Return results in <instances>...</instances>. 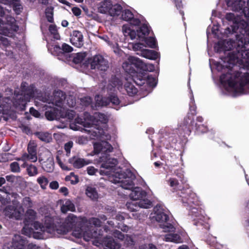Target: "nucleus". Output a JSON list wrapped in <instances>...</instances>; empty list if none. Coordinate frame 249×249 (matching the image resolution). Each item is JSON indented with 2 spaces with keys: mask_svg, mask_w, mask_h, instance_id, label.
Instances as JSON below:
<instances>
[{
  "mask_svg": "<svg viewBox=\"0 0 249 249\" xmlns=\"http://www.w3.org/2000/svg\"><path fill=\"white\" fill-rule=\"evenodd\" d=\"M150 27L146 24H143L137 29V35L139 38H145V36L149 35Z\"/></svg>",
  "mask_w": 249,
  "mask_h": 249,
  "instance_id": "obj_28",
  "label": "nucleus"
},
{
  "mask_svg": "<svg viewBox=\"0 0 249 249\" xmlns=\"http://www.w3.org/2000/svg\"><path fill=\"white\" fill-rule=\"evenodd\" d=\"M85 64L87 67L90 65V69L92 70L98 69L104 71H107L109 67L108 61L100 54L95 55L89 58Z\"/></svg>",
  "mask_w": 249,
  "mask_h": 249,
  "instance_id": "obj_6",
  "label": "nucleus"
},
{
  "mask_svg": "<svg viewBox=\"0 0 249 249\" xmlns=\"http://www.w3.org/2000/svg\"><path fill=\"white\" fill-rule=\"evenodd\" d=\"M220 82L224 86L228 85L236 92L242 93L245 85H249V73L242 74L239 71H235L233 73L226 72L220 76Z\"/></svg>",
  "mask_w": 249,
  "mask_h": 249,
  "instance_id": "obj_3",
  "label": "nucleus"
},
{
  "mask_svg": "<svg viewBox=\"0 0 249 249\" xmlns=\"http://www.w3.org/2000/svg\"><path fill=\"white\" fill-rule=\"evenodd\" d=\"M9 196L10 197L11 196L12 197L14 198V199L11 200L13 205H16L18 203L17 199L20 196L17 193H16V192L10 193Z\"/></svg>",
  "mask_w": 249,
  "mask_h": 249,
  "instance_id": "obj_64",
  "label": "nucleus"
},
{
  "mask_svg": "<svg viewBox=\"0 0 249 249\" xmlns=\"http://www.w3.org/2000/svg\"><path fill=\"white\" fill-rule=\"evenodd\" d=\"M116 181L120 183V186L124 189L131 190L129 194L130 198L133 200H149L146 198L147 193L141 187H134V180L136 178L135 174L129 169L121 171L116 173Z\"/></svg>",
  "mask_w": 249,
  "mask_h": 249,
  "instance_id": "obj_2",
  "label": "nucleus"
},
{
  "mask_svg": "<svg viewBox=\"0 0 249 249\" xmlns=\"http://www.w3.org/2000/svg\"><path fill=\"white\" fill-rule=\"evenodd\" d=\"M12 103L10 97H2L0 93V113L7 114L11 108Z\"/></svg>",
  "mask_w": 249,
  "mask_h": 249,
  "instance_id": "obj_19",
  "label": "nucleus"
},
{
  "mask_svg": "<svg viewBox=\"0 0 249 249\" xmlns=\"http://www.w3.org/2000/svg\"><path fill=\"white\" fill-rule=\"evenodd\" d=\"M129 61L131 63V65H134L136 68L140 69H143L144 64L143 62L139 58L132 56L129 58Z\"/></svg>",
  "mask_w": 249,
  "mask_h": 249,
  "instance_id": "obj_36",
  "label": "nucleus"
},
{
  "mask_svg": "<svg viewBox=\"0 0 249 249\" xmlns=\"http://www.w3.org/2000/svg\"><path fill=\"white\" fill-rule=\"evenodd\" d=\"M195 225L198 226H204L206 231H203L201 234V238L208 244L213 243L216 239V237L211 234L208 231L210 229V225L208 223H203L202 221H198L196 222Z\"/></svg>",
  "mask_w": 249,
  "mask_h": 249,
  "instance_id": "obj_16",
  "label": "nucleus"
},
{
  "mask_svg": "<svg viewBox=\"0 0 249 249\" xmlns=\"http://www.w3.org/2000/svg\"><path fill=\"white\" fill-rule=\"evenodd\" d=\"M26 171L30 177L35 176L37 175L38 173L37 167L32 164H27Z\"/></svg>",
  "mask_w": 249,
  "mask_h": 249,
  "instance_id": "obj_40",
  "label": "nucleus"
},
{
  "mask_svg": "<svg viewBox=\"0 0 249 249\" xmlns=\"http://www.w3.org/2000/svg\"><path fill=\"white\" fill-rule=\"evenodd\" d=\"M94 154H98L101 151H104L103 143H95L93 145Z\"/></svg>",
  "mask_w": 249,
  "mask_h": 249,
  "instance_id": "obj_56",
  "label": "nucleus"
},
{
  "mask_svg": "<svg viewBox=\"0 0 249 249\" xmlns=\"http://www.w3.org/2000/svg\"><path fill=\"white\" fill-rule=\"evenodd\" d=\"M133 81L138 85L141 86L144 84L145 80L142 78V76L139 75L137 76H133Z\"/></svg>",
  "mask_w": 249,
  "mask_h": 249,
  "instance_id": "obj_59",
  "label": "nucleus"
},
{
  "mask_svg": "<svg viewBox=\"0 0 249 249\" xmlns=\"http://www.w3.org/2000/svg\"><path fill=\"white\" fill-rule=\"evenodd\" d=\"M3 1H0V17H3L5 15V12L2 4H6L8 2H10L11 4L13 10L17 15H19L22 11L23 6L19 3L20 1H5L7 2H2Z\"/></svg>",
  "mask_w": 249,
  "mask_h": 249,
  "instance_id": "obj_17",
  "label": "nucleus"
},
{
  "mask_svg": "<svg viewBox=\"0 0 249 249\" xmlns=\"http://www.w3.org/2000/svg\"><path fill=\"white\" fill-rule=\"evenodd\" d=\"M112 1H101L98 7V12L108 14Z\"/></svg>",
  "mask_w": 249,
  "mask_h": 249,
  "instance_id": "obj_26",
  "label": "nucleus"
},
{
  "mask_svg": "<svg viewBox=\"0 0 249 249\" xmlns=\"http://www.w3.org/2000/svg\"><path fill=\"white\" fill-rule=\"evenodd\" d=\"M66 180H70L71 184H76L79 182V177L77 175H75L73 172H71L70 176L66 177Z\"/></svg>",
  "mask_w": 249,
  "mask_h": 249,
  "instance_id": "obj_47",
  "label": "nucleus"
},
{
  "mask_svg": "<svg viewBox=\"0 0 249 249\" xmlns=\"http://www.w3.org/2000/svg\"><path fill=\"white\" fill-rule=\"evenodd\" d=\"M51 53L55 56H57L60 60L65 61L68 60V53L73 51V48L69 45L64 43L61 47L58 45H52L49 48Z\"/></svg>",
  "mask_w": 249,
  "mask_h": 249,
  "instance_id": "obj_7",
  "label": "nucleus"
},
{
  "mask_svg": "<svg viewBox=\"0 0 249 249\" xmlns=\"http://www.w3.org/2000/svg\"><path fill=\"white\" fill-rule=\"evenodd\" d=\"M10 169L11 171L13 173H19L20 171L19 164L17 161H14L10 163Z\"/></svg>",
  "mask_w": 249,
  "mask_h": 249,
  "instance_id": "obj_51",
  "label": "nucleus"
},
{
  "mask_svg": "<svg viewBox=\"0 0 249 249\" xmlns=\"http://www.w3.org/2000/svg\"><path fill=\"white\" fill-rule=\"evenodd\" d=\"M53 6L47 7L45 10V14L47 21L50 23H53Z\"/></svg>",
  "mask_w": 249,
  "mask_h": 249,
  "instance_id": "obj_38",
  "label": "nucleus"
},
{
  "mask_svg": "<svg viewBox=\"0 0 249 249\" xmlns=\"http://www.w3.org/2000/svg\"><path fill=\"white\" fill-rule=\"evenodd\" d=\"M61 110L55 107H52L45 111V116L48 120L53 121L61 118Z\"/></svg>",
  "mask_w": 249,
  "mask_h": 249,
  "instance_id": "obj_21",
  "label": "nucleus"
},
{
  "mask_svg": "<svg viewBox=\"0 0 249 249\" xmlns=\"http://www.w3.org/2000/svg\"><path fill=\"white\" fill-rule=\"evenodd\" d=\"M21 93L23 95L31 97L34 94L33 87L29 86L27 83L22 82L21 84Z\"/></svg>",
  "mask_w": 249,
  "mask_h": 249,
  "instance_id": "obj_29",
  "label": "nucleus"
},
{
  "mask_svg": "<svg viewBox=\"0 0 249 249\" xmlns=\"http://www.w3.org/2000/svg\"><path fill=\"white\" fill-rule=\"evenodd\" d=\"M194 118L189 116H186L182 124L181 129L183 131L184 136L190 135L194 129L198 134L204 133L207 132V127L203 124L195 123Z\"/></svg>",
  "mask_w": 249,
  "mask_h": 249,
  "instance_id": "obj_5",
  "label": "nucleus"
},
{
  "mask_svg": "<svg viewBox=\"0 0 249 249\" xmlns=\"http://www.w3.org/2000/svg\"><path fill=\"white\" fill-rule=\"evenodd\" d=\"M215 49L216 50L217 52H221L222 51H225L226 50H228V49H226V46L225 43L224 42H218L217 43V45L214 47Z\"/></svg>",
  "mask_w": 249,
  "mask_h": 249,
  "instance_id": "obj_58",
  "label": "nucleus"
},
{
  "mask_svg": "<svg viewBox=\"0 0 249 249\" xmlns=\"http://www.w3.org/2000/svg\"><path fill=\"white\" fill-rule=\"evenodd\" d=\"M5 215L10 218H15L16 220L21 219L22 213L20 211L13 205H8L3 211Z\"/></svg>",
  "mask_w": 249,
  "mask_h": 249,
  "instance_id": "obj_13",
  "label": "nucleus"
},
{
  "mask_svg": "<svg viewBox=\"0 0 249 249\" xmlns=\"http://www.w3.org/2000/svg\"><path fill=\"white\" fill-rule=\"evenodd\" d=\"M108 101L114 105H119L120 103V100L118 97L114 93L109 94L108 97Z\"/></svg>",
  "mask_w": 249,
  "mask_h": 249,
  "instance_id": "obj_49",
  "label": "nucleus"
},
{
  "mask_svg": "<svg viewBox=\"0 0 249 249\" xmlns=\"http://www.w3.org/2000/svg\"><path fill=\"white\" fill-rule=\"evenodd\" d=\"M236 33V42H234L235 50L229 53L227 56L221 59L224 64L218 63L217 68L218 71L225 68L228 69L227 72L233 73L231 68L235 65H249V25L245 20H241L238 23H234L231 27H227L224 34L228 35Z\"/></svg>",
  "mask_w": 249,
  "mask_h": 249,
  "instance_id": "obj_1",
  "label": "nucleus"
},
{
  "mask_svg": "<svg viewBox=\"0 0 249 249\" xmlns=\"http://www.w3.org/2000/svg\"><path fill=\"white\" fill-rule=\"evenodd\" d=\"M144 41L150 48L152 49L156 48L157 43L156 39L153 37H145Z\"/></svg>",
  "mask_w": 249,
  "mask_h": 249,
  "instance_id": "obj_44",
  "label": "nucleus"
},
{
  "mask_svg": "<svg viewBox=\"0 0 249 249\" xmlns=\"http://www.w3.org/2000/svg\"><path fill=\"white\" fill-rule=\"evenodd\" d=\"M154 211L155 212L154 217L156 220L160 223H166L169 220V217L168 215L165 213L164 209L160 205H157L154 207Z\"/></svg>",
  "mask_w": 249,
  "mask_h": 249,
  "instance_id": "obj_15",
  "label": "nucleus"
},
{
  "mask_svg": "<svg viewBox=\"0 0 249 249\" xmlns=\"http://www.w3.org/2000/svg\"><path fill=\"white\" fill-rule=\"evenodd\" d=\"M108 15L111 17L118 16L120 15L123 9V7L119 4H111Z\"/></svg>",
  "mask_w": 249,
  "mask_h": 249,
  "instance_id": "obj_30",
  "label": "nucleus"
},
{
  "mask_svg": "<svg viewBox=\"0 0 249 249\" xmlns=\"http://www.w3.org/2000/svg\"><path fill=\"white\" fill-rule=\"evenodd\" d=\"M37 226H38L41 231L43 232H46L52 235L55 234H66L71 230L68 228V226L64 222L62 224L56 226L53 223V220L49 217H46L43 225L41 226L38 222H34V227L37 229Z\"/></svg>",
  "mask_w": 249,
  "mask_h": 249,
  "instance_id": "obj_4",
  "label": "nucleus"
},
{
  "mask_svg": "<svg viewBox=\"0 0 249 249\" xmlns=\"http://www.w3.org/2000/svg\"><path fill=\"white\" fill-rule=\"evenodd\" d=\"M56 160L57 163L59 164L60 167L64 170L66 171H70L71 170L70 168H69L67 165H66L65 164H64L62 161H61L60 158L57 156L56 157Z\"/></svg>",
  "mask_w": 249,
  "mask_h": 249,
  "instance_id": "obj_60",
  "label": "nucleus"
},
{
  "mask_svg": "<svg viewBox=\"0 0 249 249\" xmlns=\"http://www.w3.org/2000/svg\"><path fill=\"white\" fill-rule=\"evenodd\" d=\"M78 221L77 217L71 213L66 218L64 222L68 226V228L71 231L76 227Z\"/></svg>",
  "mask_w": 249,
  "mask_h": 249,
  "instance_id": "obj_23",
  "label": "nucleus"
},
{
  "mask_svg": "<svg viewBox=\"0 0 249 249\" xmlns=\"http://www.w3.org/2000/svg\"><path fill=\"white\" fill-rule=\"evenodd\" d=\"M141 55L143 57L151 60H156L159 57V54L156 51L147 49L142 50L141 52Z\"/></svg>",
  "mask_w": 249,
  "mask_h": 249,
  "instance_id": "obj_27",
  "label": "nucleus"
},
{
  "mask_svg": "<svg viewBox=\"0 0 249 249\" xmlns=\"http://www.w3.org/2000/svg\"><path fill=\"white\" fill-rule=\"evenodd\" d=\"M11 202L9 195H1L0 194V202L2 205H6Z\"/></svg>",
  "mask_w": 249,
  "mask_h": 249,
  "instance_id": "obj_50",
  "label": "nucleus"
},
{
  "mask_svg": "<svg viewBox=\"0 0 249 249\" xmlns=\"http://www.w3.org/2000/svg\"><path fill=\"white\" fill-rule=\"evenodd\" d=\"M85 54L82 53H77L73 57L72 61L76 64L81 63L84 60Z\"/></svg>",
  "mask_w": 249,
  "mask_h": 249,
  "instance_id": "obj_48",
  "label": "nucleus"
},
{
  "mask_svg": "<svg viewBox=\"0 0 249 249\" xmlns=\"http://www.w3.org/2000/svg\"><path fill=\"white\" fill-rule=\"evenodd\" d=\"M122 19L125 21H128L133 17V14L128 9L122 10Z\"/></svg>",
  "mask_w": 249,
  "mask_h": 249,
  "instance_id": "obj_43",
  "label": "nucleus"
},
{
  "mask_svg": "<svg viewBox=\"0 0 249 249\" xmlns=\"http://www.w3.org/2000/svg\"><path fill=\"white\" fill-rule=\"evenodd\" d=\"M86 194L93 200H96L98 198V194L95 187L88 186L86 190Z\"/></svg>",
  "mask_w": 249,
  "mask_h": 249,
  "instance_id": "obj_33",
  "label": "nucleus"
},
{
  "mask_svg": "<svg viewBox=\"0 0 249 249\" xmlns=\"http://www.w3.org/2000/svg\"><path fill=\"white\" fill-rule=\"evenodd\" d=\"M110 82L113 87H117L118 88L121 87L123 85L122 80L115 75H112L110 79Z\"/></svg>",
  "mask_w": 249,
  "mask_h": 249,
  "instance_id": "obj_42",
  "label": "nucleus"
},
{
  "mask_svg": "<svg viewBox=\"0 0 249 249\" xmlns=\"http://www.w3.org/2000/svg\"><path fill=\"white\" fill-rule=\"evenodd\" d=\"M36 147L37 145L35 143L30 142L27 146L28 154L25 153L22 155V160H29L32 162H36L37 160Z\"/></svg>",
  "mask_w": 249,
  "mask_h": 249,
  "instance_id": "obj_12",
  "label": "nucleus"
},
{
  "mask_svg": "<svg viewBox=\"0 0 249 249\" xmlns=\"http://www.w3.org/2000/svg\"><path fill=\"white\" fill-rule=\"evenodd\" d=\"M37 182L40 185L42 189H45L48 184L49 181L46 177L42 176L37 178Z\"/></svg>",
  "mask_w": 249,
  "mask_h": 249,
  "instance_id": "obj_46",
  "label": "nucleus"
},
{
  "mask_svg": "<svg viewBox=\"0 0 249 249\" xmlns=\"http://www.w3.org/2000/svg\"><path fill=\"white\" fill-rule=\"evenodd\" d=\"M103 148L104 152H112L113 149L112 145L109 142H103Z\"/></svg>",
  "mask_w": 249,
  "mask_h": 249,
  "instance_id": "obj_61",
  "label": "nucleus"
},
{
  "mask_svg": "<svg viewBox=\"0 0 249 249\" xmlns=\"http://www.w3.org/2000/svg\"><path fill=\"white\" fill-rule=\"evenodd\" d=\"M103 231H102L101 229H100L98 231V229L97 228H96V229L95 230H94L93 232L91 233V236L90 237H91V238H94L96 239L101 238L102 237V236H103Z\"/></svg>",
  "mask_w": 249,
  "mask_h": 249,
  "instance_id": "obj_54",
  "label": "nucleus"
},
{
  "mask_svg": "<svg viewBox=\"0 0 249 249\" xmlns=\"http://www.w3.org/2000/svg\"><path fill=\"white\" fill-rule=\"evenodd\" d=\"M147 84L150 87H155L157 85V80L154 77H151L149 76H147Z\"/></svg>",
  "mask_w": 249,
  "mask_h": 249,
  "instance_id": "obj_63",
  "label": "nucleus"
},
{
  "mask_svg": "<svg viewBox=\"0 0 249 249\" xmlns=\"http://www.w3.org/2000/svg\"><path fill=\"white\" fill-rule=\"evenodd\" d=\"M61 211L63 213H66L68 211H74L75 206L71 201L67 200L65 204L61 206Z\"/></svg>",
  "mask_w": 249,
  "mask_h": 249,
  "instance_id": "obj_37",
  "label": "nucleus"
},
{
  "mask_svg": "<svg viewBox=\"0 0 249 249\" xmlns=\"http://www.w3.org/2000/svg\"><path fill=\"white\" fill-rule=\"evenodd\" d=\"M48 29L49 32L53 36V37L54 39H60V36L58 32L57 28L55 25H50Z\"/></svg>",
  "mask_w": 249,
  "mask_h": 249,
  "instance_id": "obj_39",
  "label": "nucleus"
},
{
  "mask_svg": "<svg viewBox=\"0 0 249 249\" xmlns=\"http://www.w3.org/2000/svg\"><path fill=\"white\" fill-rule=\"evenodd\" d=\"M73 146V142L72 141H69L66 143L64 145V149L66 152V156L69 157L71 153V150Z\"/></svg>",
  "mask_w": 249,
  "mask_h": 249,
  "instance_id": "obj_57",
  "label": "nucleus"
},
{
  "mask_svg": "<svg viewBox=\"0 0 249 249\" xmlns=\"http://www.w3.org/2000/svg\"><path fill=\"white\" fill-rule=\"evenodd\" d=\"M15 238L13 243L15 249H24L27 243V240L20 235L16 236Z\"/></svg>",
  "mask_w": 249,
  "mask_h": 249,
  "instance_id": "obj_24",
  "label": "nucleus"
},
{
  "mask_svg": "<svg viewBox=\"0 0 249 249\" xmlns=\"http://www.w3.org/2000/svg\"><path fill=\"white\" fill-rule=\"evenodd\" d=\"M126 206L130 212H136L139 208H149L152 206V202L150 200H142L141 201L128 202Z\"/></svg>",
  "mask_w": 249,
  "mask_h": 249,
  "instance_id": "obj_11",
  "label": "nucleus"
},
{
  "mask_svg": "<svg viewBox=\"0 0 249 249\" xmlns=\"http://www.w3.org/2000/svg\"><path fill=\"white\" fill-rule=\"evenodd\" d=\"M26 216L24 222L30 223L32 225V223L34 222L35 220L36 217V212L32 209H28L26 212Z\"/></svg>",
  "mask_w": 249,
  "mask_h": 249,
  "instance_id": "obj_31",
  "label": "nucleus"
},
{
  "mask_svg": "<svg viewBox=\"0 0 249 249\" xmlns=\"http://www.w3.org/2000/svg\"><path fill=\"white\" fill-rule=\"evenodd\" d=\"M24 223L25 226L21 230L22 233L25 235L29 236L33 231V229L29 227L30 223H26V222Z\"/></svg>",
  "mask_w": 249,
  "mask_h": 249,
  "instance_id": "obj_53",
  "label": "nucleus"
},
{
  "mask_svg": "<svg viewBox=\"0 0 249 249\" xmlns=\"http://www.w3.org/2000/svg\"><path fill=\"white\" fill-rule=\"evenodd\" d=\"M23 206L28 209H30L33 206V202L30 197H25L22 201Z\"/></svg>",
  "mask_w": 249,
  "mask_h": 249,
  "instance_id": "obj_52",
  "label": "nucleus"
},
{
  "mask_svg": "<svg viewBox=\"0 0 249 249\" xmlns=\"http://www.w3.org/2000/svg\"><path fill=\"white\" fill-rule=\"evenodd\" d=\"M187 209H189V215L194 219V224L199 221V220H201L202 218H203L201 213V210L199 208L193 206L192 207H190L187 208Z\"/></svg>",
  "mask_w": 249,
  "mask_h": 249,
  "instance_id": "obj_22",
  "label": "nucleus"
},
{
  "mask_svg": "<svg viewBox=\"0 0 249 249\" xmlns=\"http://www.w3.org/2000/svg\"><path fill=\"white\" fill-rule=\"evenodd\" d=\"M124 88L128 95L133 96L138 92V89L131 82H126L124 85Z\"/></svg>",
  "mask_w": 249,
  "mask_h": 249,
  "instance_id": "obj_32",
  "label": "nucleus"
},
{
  "mask_svg": "<svg viewBox=\"0 0 249 249\" xmlns=\"http://www.w3.org/2000/svg\"><path fill=\"white\" fill-rule=\"evenodd\" d=\"M35 136L42 142H49L52 140L51 134L48 132H36Z\"/></svg>",
  "mask_w": 249,
  "mask_h": 249,
  "instance_id": "obj_34",
  "label": "nucleus"
},
{
  "mask_svg": "<svg viewBox=\"0 0 249 249\" xmlns=\"http://www.w3.org/2000/svg\"><path fill=\"white\" fill-rule=\"evenodd\" d=\"M70 41L76 47L80 48L83 45V36L79 31L74 30L71 35Z\"/></svg>",
  "mask_w": 249,
  "mask_h": 249,
  "instance_id": "obj_18",
  "label": "nucleus"
},
{
  "mask_svg": "<svg viewBox=\"0 0 249 249\" xmlns=\"http://www.w3.org/2000/svg\"><path fill=\"white\" fill-rule=\"evenodd\" d=\"M225 18L229 21L233 22V24L230 27V28L231 27V26H233L234 23H238L240 22V21L237 22L236 21L234 14L232 13H227L225 16Z\"/></svg>",
  "mask_w": 249,
  "mask_h": 249,
  "instance_id": "obj_55",
  "label": "nucleus"
},
{
  "mask_svg": "<svg viewBox=\"0 0 249 249\" xmlns=\"http://www.w3.org/2000/svg\"><path fill=\"white\" fill-rule=\"evenodd\" d=\"M166 241L173 242L175 243L182 242V238L180 235L177 233H171L167 234L165 236Z\"/></svg>",
  "mask_w": 249,
  "mask_h": 249,
  "instance_id": "obj_35",
  "label": "nucleus"
},
{
  "mask_svg": "<svg viewBox=\"0 0 249 249\" xmlns=\"http://www.w3.org/2000/svg\"><path fill=\"white\" fill-rule=\"evenodd\" d=\"M53 100L56 105L58 104H62L66 98L65 93L59 89L54 90L53 92Z\"/></svg>",
  "mask_w": 249,
  "mask_h": 249,
  "instance_id": "obj_25",
  "label": "nucleus"
},
{
  "mask_svg": "<svg viewBox=\"0 0 249 249\" xmlns=\"http://www.w3.org/2000/svg\"><path fill=\"white\" fill-rule=\"evenodd\" d=\"M75 115V112L73 110H67L65 112L61 113V117L67 118L69 120H72Z\"/></svg>",
  "mask_w": 249,
  "mask_h": 249,
  "instance_id": "obj_45",
  "label": "nucleus"
},
{
  "mask_svg": "<svg viewBox=\"0 0 249 249\" xmlns=\"http://www.w3.org/2000/svg\"><path fill=\"white\" fill-rule=\"evenodd\" d=\"M106 249H116L118 248V244L112 239L109 238L105 241Z\"/></svg>",
  "mask_w": 249,
  "mask_h": 249,
  "instance_id": "obj_41",
  "label": "nucleus"
},
{
  "mask_svg": "<svg viewBox=\"0 0 249 249\" xmlns=\"http://www.w3.org/2000/svg\"><path fill=\"white\" fill-rule=\"evenodd\" d=\"M0 34L8 36L13 32H16L18 29V26L16 25L15 18L7 16L5 20L0 19Z\"/></svg>",
  "mask_w": 249,
  "mask_h": 249,
  "instance_id": "obj_8",
  "label": "nucleus"
},
{
  "mask_svg": "<svg viewBox=\"0 0 249 249\" xmlns=\"http://www.w3.org/2000/svg\"><path fill=\"white\" fill-rule=\"evenodd\" d=\"M14 95L13 104L15 107L17 109L24 110L30 97L23 95V93H17L16 90L14 91Z\"/></svg>",
  "mask_w": 249,
  "mask_h": 249,
  "instance_id": "obj_10",
  "label": "nucleus"
},
{
  "mask_svg": "<svg viewBox=\"0 0 249 249\" xmlns=\"http://www.w3.org/2000/svg\"><path fill=\"white\" fill-rule=\"evenodd\" d=\"M68 162L75 169H80L90 164L89 160L81 158L79 156H73L68 160Z\"/></svg>",
  "mask_w": 249,
  "mask_h": 249,
  "instance_id": "obj_14",
  "label": "nucleus"
},
{
  "mask_svg": "<svg viewBox=\"0 0 249 249\" xmlns=\"http://www.w3.org/2000/svg\"><path fill=\"white\" fill-rule=\"evenodd\" d=\"M181 201L185 207L188 208L192 207L194 205H196V203L197 202V198L195 193L188 189L181 191Z\"/></svg>",
  "mask_w": 249,
  "mask_h": 249,
  "instance_id": "obj_9",
  "label": "nucleus"
},
{
  "mask_svg": "<svg viewBox=\"0 0 249 249\" xmlns=\"http://www.w3.org/2000/svg\"><path fill=\"white\" fill-rule=\"evenodd\" d=\"M100 161L102 162L101 164V168L107 169H111L118 163V160L115 158H110L109 155L106 157L100 158Z\"/></svg>",
  "mask_w": 249,
  "mask_h": 249,
  "instance_id": "obj_20",
  "label": "nucleus"
},
{
  "mask_svg": "<svg viewBox=\"0 0 249 249\" xmlns=\"http://www.w3.org/2000/svg\"><path fill=\"white\" fill-rule=\"evenodd\" d=\"M166 223V225H163L162 228L164 230V231L166 232L174 231V230L175 229L174 226L172 224L168 223L167 222Z\"/></svg>",
  "mask_w": 249,
  "mask_h": 249,
  "instance_id": "obj_62",
  "label": "nucleus"
}]
</instances>
